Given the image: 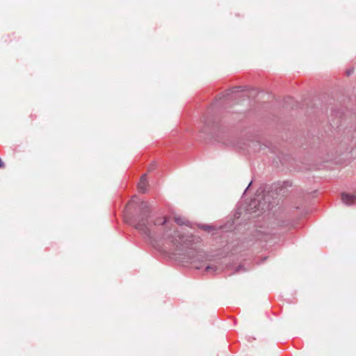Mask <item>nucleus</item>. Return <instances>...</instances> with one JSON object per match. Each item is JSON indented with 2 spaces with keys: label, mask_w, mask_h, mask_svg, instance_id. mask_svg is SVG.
I'll return each instance as SVG.
<instances>
[{
  "label": "nucleus",
  "mask_w": 356,
  "mask_h": 356,
  "mask_svg": "<svg viewBox=\"0 0 356 356\" xmlns=\"http://www.w3.org/2000/svg\"><path fill=\"white\" fill-rule=\"evenodd\" d=\"M148 210L144 211L143 214L140 216L138 222L135 225L136 229L142 232L143 233L149 235L150 232V225L147 220V213Z\"/></svg>",
  "instance_id": "obj_2"
},
{
  "label": "nucleus",
  "mask_w": 356,
  "mask_h": 356,
  "mask_svg": "<svg viewBox=\"0 0 356 356\" xmlns=\"http://www.w3.org/2000/svg\"><path fill=\"white\" fill-rule=\"evenodd\" d=\"M156 226H161L163 230L162 238L168 245H172L176 247L177 250L184 252V254L187 257V262L193 263L198 258V252L196 247L198 245L194 243V237L193 236H181L172 229V225L165 217H159L154 221Z\"/></svg>",
  "instance_id": "obj_1"
},
{
  "label": "nucleus",
  "mask_w": 356,
  "mask_h": 356,
  "mask_svg": "<svg viewBox=\"0 0 356 356\" xmlns=\"http://www.w3.org/2000/svg\"><path fill=\"white\" fill-rule=\"evenodd\" d=\"M142 205H143V207L144 209H145V208H146V207H147V203H146V202H143V203H142Z\"/></svg>",
  "instance_id": "obj_8"
},
{
  "label": "nucleus",
  "mask_w": 356,
  "mask_h": 356,
  "mask_svg": "<svg viewBox=\"0 0 356 356\" xmlns=\"http://www.w3.org/2000/svg\"><path fill=\"white\" fill-rule=\"evenodd\" d=\"M175 220H176V222L178 224H181L182 223V221L179 218H176Z\"/></svg>",
  "instance_id": "obj_7"
},
{
  "label": "nucleus",
  "mask_w": 356,
  "mask_h": 356,
  "mask_svg": "<svg viewBox=\"0 0 356 356\" xmlns=\"http://www.w3.org/2000/svg\"><path fill=\"white\" fill-rule=\"evenodd\" d=\"M341 200L346 205H352L356 204V191L354 194L342 193Z\"/></svg>",
  "instance_id": "obj_3"
},
{
  "label": "nucleus",
  "mask_w": 356,
  "mask_h": 356,
  "mask_svg": "<svg viewBox=\"0 0 356 356\" xmlns=\"http://www.w3.org/2000/svg\"><path fill=\"white\" fill-rule=\"evenodd\" d=\"M148 181L145 175L141 177L138 184V191L140 193H145L147 190Z\"/></svg>",
  "instance_id": "obj_4"
},
{
  "label": "nucleus",
  "mask_w": 356,
  "mask_h": 356,
  "mask_svg": "<svg viewBox=\"0 0 356 356\" xmlns=\"http://www.w3.org/2000/svg\"><path fill=\"white\" fill-rule=\"evenodd\" d=\"M201 228L202 229L209 230L210 229V226L202 225Z\"/></svg>",
  "instance_id": "obj_5"
},
{
  "label": "nucleus",
  "mask_w": 356,
  "mask_h": 356,
  "mask_svg": "<svg viewBox=\"0 0 356 356\" xmlns=\"http://www.w3.org/2000/svg\"><path fill=\"white\" fill-rule=\"evenodd\" d=\"M213 269V267L211 266H207L206 267V271L209 272L210 270H212Z\"/></svg>",
  "instance_id": "obj_6"
}]
</instances>
